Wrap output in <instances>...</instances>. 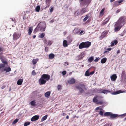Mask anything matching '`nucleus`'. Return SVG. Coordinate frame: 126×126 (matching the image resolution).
<instances>
[{
  "mask_svg": "<svg viewBox=\"0 0 126 126\" xmlns=\"http://www.w3.org/2000/svg\"><path fill=\"white\" fill-rule=\"evenodd\" d=\"M50 78L49 75L46 74H43L38 81L39 84L40 85L45 84L47 81H48Z\"/></svg>",
  "mask_w": 126,
  "mask_h": 126,
  "instance_id": "nucleus-1",
  "label": "nucleus"
},
{
  "mask_svg": "<svg viewBox=\"0 0 126 126\" xmlns=\"http://www.w3.org/2000/svg\"><path fill=\"white\" fill-rule=\"evenodd\" d=\"M91 42L89 41L82 42L79 46V48L81 49L83 48H88L91 46Z\"/></svg>",
  "mask_w": 126,
  "mask_h": 126,
  "instance_id": "nucleus-2",
  "label": "nucleus"
},
{
  "mask_svg": "<svg viewBox=\"0 0 126 126\" xmlns=\"http://www.w3.org/2000/svg\"><path fill=\"white\" fill-rule=\"evenodd\" d=\"M75 87L77 89L79 90L81 93L83 92L84 91L83 89L86 90L84 84L81 83H79V85L76 86Z\"/></svg>",
  "mask_w": 126,
  "mask_h": 126,
  "instance_id": "nucleus-3",
  "label": "nucleus"
},
{
  "mask_svg": "<svg viewBox=\"0 0 126 126\" xmlns=\"http://www.w3.org/2000/svg\"><path fill=\"white\" fill-rule=\"evenodd\" d=\"M125 21V17L124 16H122L119 19L118 21L116 23L117 25H120L121 27H122L124 24Z\"/></svg>",
  "mask_w": 126,
  "mask_h": 126,
  "instance_id": "nucleus-4",
  "label": "nucleus"
},
{
  "mask_svg": "<svg viewBox=\"0 0 126 126\" xmlns=\"http://www.w3.org/2000/svg\"><path fill=\"white\" fill-rule=\"evenodd\" d=\"M105 116H110V118L111 119H113L116 117L118 116V115L116 114H113L110 112H106L104 114Z\"/></svg>",
  "mask_w": 126,
  "mask_h": 126,
  "instance_id": "nucleus-5",
  "label": "nucleus"
},
{
  "mask_svg": "<svg viewBox=\"0 0 126 126\" xmlns=\"http://www.w3.org/2000/svg\"><path fill=\"white\" fill-rule=\"evenodd\" d=\"M19 34L16 32L14 33L13 35V40H16L19 38L20 36H19Z\"/></svg>",
  "mask_w": 126,
  "mask_h": 126,
  "instance_id": "nucleus-6",
  "label": "nucleus"
},
{
  "mask_svg": "<svg viewBox=\"0 0 126 126\" xmlns=\"http://www.w3.org/2000/svg\"><path fill=\"white\" fill-rule=\"evenodd\" d=\"M40 24L41 25L40 30L42 32L44 31L46 26V24L44 23H41V22L40 23Z\"/></svg>",
  "mask_w": 126,
  "mask_h": 126,
  "instance_id": "nucleus-7",
  "label": "nucleus"
},
{
  "mask_svg": "<svg viewBox=\"0 0 126 126\" xmlns=\"http://www.w3.org/2000/svg\"><path fill=\"white\" fill-rule=\"evenodd\" d=\"M51 0H46L45 2L46 4V7L45 9L48 8L50 5V4L51 3Z\"/></svg>",
  "mask_w": 126,
  "mask_h": 126,
  "instance_id": "nucleus-8",
  "label": "nucleus"
},
{
  "mask_svg": "<svg viewBox=\"0 0 126 126\" xmlns=\"http://www.w3.org/2000/svg\"><path fill=\"white\" fill-rule=\"evenodd\" d=\"M98 90L99 91V93H103L104 94H106L107 93L110 92L108 90H102V89H100Z\"/></svg>",
  "mask_w": 126,
  "mask_h": 126,
  "instance_id": "nucleus-9",
  "label": "nucleus"
},
{
  "mask_svg": "<svg viewBox=\"0 0 126 126\" xmlns=\"http://www.w3.org/2000/svg\"><path fill=\"white\" fill-rule=\"evenodd\" d=\"M39 118V115H35L32 118L31 120L32 121H35L38 120Z\"/></svg>",
  "mask_w": 126,
  "mask_h": 126,
  "instance_id": "nucleus-10",
  "label": "nucleus"
},
{
  "mask_svg": "<svg viewBox=\"0 0 126 126\" xmlns=\"http://www.w3.org/2000/svg\"><path fill=\"white\" fill-rule=\"evenodd\" d=\"M111 80L112 81H115L116 80L117 78V76L116 74H114L113 75L111 76Z\"/></svg>",
  "mask_w": 126,
  "mask_h": 126,
  "instance_id": "nucleus-11",
  "label": "nucleus"
},
{
  "mask_svg": "<svg viewBox=\"0 0 126 126\" xmlns=\"http://www.w3.org/2000/svg\"><path fill=\"white\" fill-rule=\"evenodd\" d=\"M115 26H116L114 28V31L115 32H117L122 27H121L120 25V26L117 25L116 23Z\"/></svg>",
  "mask_w": 126,
  "mask_h": 126,
  "instance_id": "nucleus-12",
  "label": "nucleus"
},
{
  "mask_svg": "<svg viewBox=\"0 0 126 126\" xmlns=\"http://www.w3.org/2000/svg\"><path fill=\"white\" fill-rule=\"evenodd\" d=\"M76 81V80L73 78H72L71 79L68 81V83L70 84H72L74 83Z\"/></svg>",
  "mask_w": 126,
  "mask_h": 126,
  "instance_id": "nucleus-13",
  "label": "nucleus"
},
{
  "mask_svg": "<svg viewBox=\"0 0 126 126\" xmlns=\"http://www.w3.org/2000/svg\"><path fill=\"white\" fill-rule=\"evenodd\" d=\"M118 43L117 41L116 40H115L114 41L112 42L111 43V47L113 46H114V45H116Z\"/></svg>",
  "mask_w": 126,
  "mask_h": 126,
  "instance_id": "nucleus-14",
  "label": "nucleus"
},
{
  "mask_svg": "<svg viewBox=\"0 0 126 126\" xmlns=\"http://www.w3.org/2000/svg\"><path fill=\"white\" fill-rule=\"evenodd\" d=\"M88 11L87 9L86 8L82 9L81 11V15H82L83 13Z\"/></svg>",
  "mask_w": 126,
  "mask_h": 126,
  "instance_id": "nucleus-15",
  "label": "nucleus"
},
{
  "mask_svg": "<svg viewBox=\"0 0 126 126\" xmlns=\"http://www.w3.org/2000/svg\"><path fill=\"white\" fill-rule=\"evenodd\" d=\"M11 69L10 67H8L7 68H4V69L2 71V72H3L4 71H5L6 73L8 72H10L11 71Z\"/></svg>",
  "mask_w": 126,
  "mask_h": 126,
  "instance_id": "nucleus-16",
  "label": "nucleus"
},
{
  "mask_svg": "<svg viewBox=\"0 0 126 126\" xmlns=\"http://www.w3.org/2000/svg\"><path fill=\"white\" fill-rule=\"evenodd\" d=\"M38 60L39 59L38 58L33 59L32 60V62L34 65H35L36 64L37 62L38 61Z\"/></svg>",
  "mask_w": 126,
  "mask_h": 126,
  "instance_id": "nucleus-17",
  "label": "nucleus"
},
{
  "mask_svg": "<svg viewBox=\"0 0 126 126\" xmlns=\"http://www.w3.org/2000/svg\"><path fill=\"white\" fill-rule=\"evenodd\" d=\"M75 15L77 16L79 15H81V12H80V10H78L75 12Z\"/></svg>",
  "mask_w": 126,
  "mask_h": 126,
  "instance_id": "nucleus-18",
  "label": "nucleus"
},
{
  "mask_svg": "<svg viewBox=\"0 0 126 126\" xmlns=\"http://www.w3.org/2000/svg\"><path fill=\"white\" fill-rule=\"evenodd\" d=\"M67 40L68 43H71L72 41V38L70 36H68L67 37Z\"/></svg>",
  "mask_w": 126,
  "mask_h": 126,
  "instance_id": "nucleus-19",
  "label": "nucleus"
},
{
  "mask_svg": "<svg viewBox=\"0 0 126 126\" xmlns=\"http://www.w3.org/2000/svg\"><path fill=\"white\" fill-rule=\"evenodd\" d=\"M107 60V59L106 58H104L101 59V62L102 63H104L106 62Z\"/></svg>",
  "mask_w": 126,
  "mask_h": 126,
  "instance_id": "nucleus-20",
  "label": "nucleus"
},
{
  "mask_svg": "<svg viewBox=\"0 0 126 126\" xmlns=\"http://www.w3.org/2000/svg\"><path fill=\"white\" fill-rule=\"evenodd\" d=\"M32 30L33 29L31 27L29 28L28 32V34L29 35H30L31 34Z\"/></svg>",
  "mask_w": 126,
  "mask_h": 126,
  "instance_id": "nucleus-21",
  "label": "nucleus"
},
{
  "mask_svg": "<svg viewBox=\"0 0 126 126\" xmlns=\"http://www.w3.org/2000/svg\"><path fill=\"white\" fill-rule=\"evenodd\" d=\"M23 80L22 79H19L17 82V84L19 85H21L23 82Z\"/></svg>",
  "mask_w": 126,
  "mask_h": 126,
  "instance_id": "nucleus-22",
  "label": "nucleus"
},
{
  "mask_svg": "<svg viewBox=\"0 0 126 126\" xmlns=\"http://www.w3.org/2000/svg\"><path fill=\"white\" fill-rule=\"evenodd\" d=\"M50 91L47 92L45 94V96L47 97H48L50 95Z\"/></svg>",
  "mask_w": 126,
  "mask_h": 126,
  "instance_id": "nucleus-23",
  "label": "nucleus"
},
{
  "mask_svg": "<svg viewBox=\"0 0 126 126\" xmlns=\"http://www.w3.org/2000/svg\"><path fill=\"white\" fill-rule=\"evenodd\" d=\"M63 46L64 47H67L68 46L67 41L66 40H64L63 41Z\"/></svg>",
  "mask_w": 126,
  "mask_h": 126,
  "instance_id": "nucleus-24",
  "label": "nucleus"
},
{
  "mask_svg": "<svg viewBox=\"0 0 126 126\" xmlns=\"http://www.w3.org/2000/svg\"><path fill=\"white\" fill-rule=\"evenodd\" d=\"M123 92L121 90H119L118 91L113 92L112 93V94H116L122 92Z\"/></svg>",
  "mask_w": 126,
  "mask_h": 126,
  "instance_id": "nucleus-25",
  "label": "nucleus"
},
{
  "mask_svg": "<svg viewBox=\"0 0 126 126\" xmlns=\"http://www.w3.org/2000/svg\"><path fill=\"white\" fill-rule=\"evenodd\" d=\"M55 56L54 54L53 53H51L49 55V58L50 59H53Z\"/></svg>",
  "mask_w": 126,
  "mask_h": 126,
  "instance_id": "nucleus-26",
  "label": "nucleus"
},
{
  "mask_svg": "<svg viewBox=\"0 0 126 126\" xmlns=\"http://www.w3.org/2000/svg\"><path fill=\"white\" fill-rule=\"evenodd\" d=\"M48 117V115H46L44 116L41 119V121L42 122L44 120H46L47 118V117Z\"/></svg>",
  "mask_w": 126,
  "mask_h": 126,
  "instance_id": "nucleus-27",
  "label": "nucleus"
},
{
  "mask_svg": "<svg viewBox=\"0 0 126 126\" xmlns=\"http://www.w3.org/2000/svg\"><path fill=\"white\" fill-rule=\"evenodd\" d=\"M105 10V8H103L100 12V15L102 16L104 14V12Z\"/></svg>",
  "mask_w": 126,
  "mask_h": 126,
  "instance_id": "nucleus-28",
  "label": "nucleus"
},
{
  "mask_svg": "<svg viewBox=\"0 0 126 126\" xmlns=\"http://www.w3.org/2000/svg\"><path fill=\"white\" fill-rule=\"evenodd\" d=\"M107 35V33L106 32H103L101 34V36L103 38L105 37Z\"/></svg>",
  "mask_w": 126,
  "mask_h": 126,
  "instance_id": "nucleus-29",
  "label": "nucleus"
},
{
  "mask_svg": "<svg viewBox=\"0 0 126 126\" xmlns=\"http://www.w3.org/2000/svg\"><path fill=\"white\" fill-rule=\"evenodd\" d=\"M97 96L94 97L93 99V102L94 103H97L98 100L97 99Z\"/></svg>",
  "mask_w": 126,
  "mask_h": 126,
  "instance_id": "nucleus-30",
  "label": "nucleus"
},
{
  "mask_svg": "<svg viewBox=\"0 0 126 126\" xmlns=\"http://www.w3.org/2000/svg\"><path fill=\"white\" fill-rule=\"evenodd\" d=\"M89 16L88 14H87L85 16V17L83 19V21L84 22H85L89 18Z\"/></svg>",
  "mask_w": 126,
  "mask_h": 126,
  "instance_id": "nucleus-31",
  "label": "nucleus"
},
{
  "mask_svg": "<svg viewBox=\"0 0 126 126\" xmlns=\"http://www.w3.org/2000/svg\"><path fill=\"white\" fill-rule=\"evenodd\" d=\"M1 61L3 63V64H4L5 65V64H8V63L6 60H4V59H2L1 60Z\"/></svg>",
  "mask_w": 126,
  "mask_h": 126,
  "instance_id": "nucleus-32",
  "label": "nucleus"
},
{
  "mask_svg": "<svg viewBox=\"0 0 126 126\" xmlns=\"http://www.w3.org/2000/svg\"><path fill=\"white\" fill-rule=\"evenodd\" d=\"M45 36V34L44 33H42L40 35L39 37L41 38H44Z\"/></svg>",
  "mask_w": 126,
  "mask_h": 126,
  "instance_id": "nucleus-33",
  "label": "nucleus"
},
{
  "mask_svg": "<svg viewBox=\"0 0 126 126\" xmlns=\"http://www.w3.org/2000/svg\"><path fill=\"white\" fill-rule=\"evenodd\" d=\"M40 7L39 6H37L35 9V10L36 12H39L40 10Z\"/></svg>",
  "mask_w": 126,
  "mask_h": 126,
  "instance_id": "nucleus-34",
  "label": "nucleus"
},
{
  "mask_svg": "<svg viewBox=\"0 0 126 126\" xmlns=\"http://www.w3.org/2000/svg\"><path fill=\"white\" fill-rule=\"evenodd\" d=\"M93 57L92 56H91L88 59V61L90 62H91L93 60Z\"/></svg>",
  "mask_w": 126,
  "mask_h": 126,
  "instance_id": "nucleus-35",
  "label": "nucleus"
},
{
  "mask_svg": "<svg viewBox=\"0 0 126 126\" xmlns=\"http://www.w3.org/2000/svg\"><path fill=\"white\" fill-rule=\"evenodd\" d=\"M42 40L43 41L44 44L47 45V39L46 38H44Z\"/></svg>",
  "mask_w": 126,
  "mask_h": 126,
  "instance_id": "nucleus-36",
  "label": "nucleus"
},
{
  "mask_svg": "<svg viewBox=\"0 0 126 126\" xmlns=\"http://www.w3.org/2000/svg\"><path fill=\"white\" fill-rule=\"evenodd\" d=\"M119 5L120 4H119L118 3V1H115L114 4V6L115 7Z\"/></svg>",
  "mask_w": 126,
  "mask_h": 126,
  "instance_id": "nucleus-37",
  "label": "nucleus"
},
{
  "mask_svg": "<svg viewBox=\"0 0 126 126\" xmlns=\"http://www.w3.org/2000/svg\"><path fill=\"white\" fill-rule=\"evenodd\" d=\"M52 41L49 40L48 41V42L47 43V45L50 46L52 44Z\"/></svg>",
  "mask_w": 126,
  "mask_h": 126,
  "instance_id": "nucleus-38",
  "label": "nucleus"
},
{
  "mask_svg": "<svg viewBox=\"0 0 126 126\" xmlns=\"http://www.w3.org/2000/svg\"><path fill=\"white\" fill-rule=\"evenodd\" d=\"M85 74V75L87 76H88L90 75V74L88 70L86 71Z\"/></svg>",
  "mask_w": 126,
  "mask_h": 126,
  "instance_id": "nucleus-39",
  "label": "nucleus"
},
{
  "mask_svg": "<svg viewBox=\"0 0 126 126\" xmlns=\"http://www.w3.org/2000/svg\"><path fill=\"white\" fill-rule=\"evenodd\" d=\"M30 104L32 106H35V102L34 101H33L31 102Z\"/></svg>",
  "mask_w": 126,
  "mask_h": 126,
  "instance_id": "nucleus-40",
  "label": "nucleus"
},
{
  "mask_svg": "<svg viewBox=\"0 0 126 126\" xmlns=\"http://www.w3.org/2000/svg\"><path fill=\"white\" fill-rule=\"evenodd\" d=\"M18 121V119H15L12 122V124H14L17 122Z\"/></svg>",
  "mask_w": 126,
  "mask_h": 126,
  "instance_id": "nucleus-41",
  "label": "nucleus"
},
{
  "mask_svg": "<svg viewBox=\"0 0 126 126\" xmlns=\"http://www.w3.org/2000/svg\"><path fill=\"white\" fill-rule=\"evenodd\" d=\"M30 124V122H25L24 124V126H27L29 125Z\"/></svg>",
  "mask_w": 126,
  "mask_h": 126,
  "instance_id": "nucleus-42",
  "label": "nucleus"
},
{
  "mask_svg": "<svg viewBox=\"0 0 126 126\" xmlns=\"http://www.w3.org/2000/svg\"><path fill=\"white\" fill-rule=\"evenodd\" d=\"M91 1V0H86L85 1V2L88 4L90 3Z\"/></svg>",
  "mask_w": 126,
  "mask_h": 126,
  "instance_id": "nucleus-43",
  "label": "nucleus"
},
{
  "mask_svg": "<svg viewBox=\"0 0 126 126\" xmlns=\"http://www.w3.org/2000/svg\"><path fill=\"white\" fill-rule=\"evenodd\" d=\"M104 103V102L103 101H100L98 102L97 103V104H99L100 105H102Z\"/></svg>",
  "mask_w": 126,
  "mask_h": 126,
  "instance_id": "nucleus-44",
  "label": "nucleus"
},
{
  "mask_svg": "<svg viewBox=\"0 0 126 126\" xmlns=\"http://www.w3.org/2000/svg\"><path fill=\"white\" fill-rule=\"evenodd\" d=\"M48 47H45V51L46 52H47L48 51Z\"/></svg>",
  "mask_w": 126,
  "mask_h": 126,
  "instance_id": "nucleus-45",
  "label": "nucleus"
},
{
  "mask_svg": "<svg viewBox=\"0 0 126 126\" xmlns=\"http://www.w3.org/2000/svg\"><path fill=\"white\" fill-rule=\"evenodd\" d=\"M5 67V65L3 64H0V69L1 68H3Z\"/></svg>",
  "mask_w": 126,
  "mask_h": 126,
  "instance_id": "nucleus-46",
  "label": "nucleus"
},
{
  "mask_svg": "<svg viewBox=\"0 0 126 126\" xmlns=\"http://www.w3.org/2000/svg\"><path fill=\"white\" fill-rule=\"evenodd\" d=\"M110 19V17H108L105 19L104 20V21H106L107 22H108Z\"/></svg>",
  "mask_w": 126,
  "mask_h": 126,
  "instance_id": "nucleus-47",
  "label": "nucleus"
},
{
  "mask_svg": "<svg viewBox=\"0 0 126 126\" xmlns=\"http://www.w3.org/2000/svg\"><path fill=\"white\" fill-rule=\"evenodd\" d=\"M100 59V58L99 57H98V58H96V59L94 60V61L95 62H96L98 61Z\"/></svg>",
  "mask_w": 126,
  "mask_h": 126,
  "instance_id": "nucleus-48",
  "label": "nucleus"
},
{
  "mask_svg": "<svg viewBox=\"0 0 126 126\" xmlns=\"http://www.w3.org/2000/svg\"><path fill=\"white\" fill-rule=\"evenodd\" d=\"M62 86L60 85H58L57 86V89L59 90L61 89Z\"/></svg>",
  "mask_w": 126,
  "mask_h": 126,
  "instance_id": "nucleus-49",
  "label": "nucleus"
},
{
  "mask_svg": "<svg viewBox=\"0 0 126 126\" xmlns=\"http://www.w3.org/2000/svg\"><path fill=\"white\" fill-rule=\"evenodd\" d=\"M32 74L33 75H35L36 74V73L34 70H33L32 72Z\"/></svg>",
  "mask_w": 126,
  "mask_h": 126,
  "instance_id": "nucleus-50",
  "label": "nucleus"
},
{
  "mask_svg": "<svg viewBox=\"0 0 126 126\" xmlns=\"http://www.w3.org/2000/svg\"><path fill=\"white\" fill-rule=\"evenodd\" d=\"M99 114L100 115H101L102 116H103V111H100L99 112Z\"/></svg>",
  "mask_w": 126,
  "mask_h": 126,
  "instance_id": "nucleus-51",
  "label": "nucleus"
},
{
  "mask_svg": "<svg viewBox=\"0 0 126 126\" xmlns=\"http://www.w3.org/2000/svg\"><path fill=\"white\" fill-rule=\"evenodd\" d=\"M67 73L66 71H63L62 72V74L63 75H65Z\"/></svg>",
  "mask_w": 126,
  "mask_h": 126,
  "instance_id": "nucleus-52",
  "label": "nucleus"
},
{
  "mask_svg": "<svg viewBox=\"0 0 126 126\" xmlns=\"http://www.w3.org/2000/svg\"><path fill=\"white\" fill-rule=\"evenodd\" d=\"M105 21V22H104L101 25L102 26L104 25L107 23V22H106V21Z\"/></svg>",
  "mask_w": 126,
  "mask_h": 126,
  "instance_id": "nucleus-53",
  "label": "nucleus"
},
{
  "mask_svg": "<svg viewBox=\"0 0 126 126\" xmlns=\"http://www.w3.org/2000/svg\"><path fill=\"white\" fill-rule=\"evenodd\" d=\"M118 1V3H119V4L120 5V3L122 2L123 1V0H120V1Z\"/></svg>",
  "mask_w": 126,
  "mask_h": 126,
  "instance_id": "nucleus-54",
  "label": "nucleus"
},
{
  "mask_svg": "<svg viewBox=\"0 0 126 126\" xmlns=\"http://www.w3.org/2000/svg\"><path fill=\"white\" fill-rule=\"evenodd\" d=\"M53 10V7H52L50 8V12L52 13Z\"/></svg>",
  "mask_w": 126,
  "mask_h": 126,
  "instance_id": "nucleus-55",
  "label": "nucleus"
},
{
  "mask_svg": "<svg viewBox=\"0 0 126 126\" xmlns=\"http://www.w3.org/2000/svg\"><path fill=\"white\" fill-rule=\"evenodd\" d=\"M121 11V9H119L117 10L116 12V13L117 14L119 13Z\"/></svg>",
  "mask_w": 126,
  "mask_h": 126,
  "instance_id": "nucleus-56",
  "label": "nucleus"
},
{
  "mask_svg": "<svg viewBox=\"0 0 126 126\" xmlns=\"http://www.w3.org/2000/svg\"><path fill=\"white\" fill-rule=\"evenodd\" d=\"M110 124H106L105 125H104L103 126H111V125L110 124V126H109Z\"/></svg>",
  "mask_w": 126,
  "mask_h": 126,
  "instance_id": "nucleus-57",
  "label": "nucleus"
},
{
  "mask_svg": "<svg viewBox=\"0 0 126 126\" xmlns=\"http://www.w3.org/2000/svg\"><path fill=\"white\" fill-rule=\"evenodd\" d=\"M84 53H82L80 54V56L82 57H83L84 56Z\"/></svg>",
  "mask_w": 126,
  "mask_h": 126,
  "instance_id": "nucleus-58",
  "label": "nucleus"
},
{
  "mask_svg": "<svg viewBox=\"0 0 126 126\" xmlns=\"http://www.w3.org/2000/svg\"><path fill=\"white\" fill-rule=\"evenodd\" d=\"M94 73V71H92V72H91L89 73L90 75H92Z\"/></svg>",
  "mask_w": 126,
  "mask_h": 126,
  "instance_id": "nucleus-59",
  "label": "nucleus"
},
{
  "mask_svg": "<svg viewBox=\"0 0 126 126\" xmlns=\"http://www.w3.org/2000/svg\"><path fill=\"white\" fill-rule=\"evenodd\" d=\"M109 53V51H108L107 50H106V51H105L104 52L103 54H104L105 53H106V54H108Z\"/></svg>",
  "mask_w": 126,
  "mask_h": 126,
  "instance_id": "nucleus-60",
  "label": "nucleus"
},
{
  "mask_svg": "<svg viewBox=\"0 0 126 126\" xmlns=\"http://www.w3.org/2000/svg\"><path fill=\"white\" fill-rule=\"evenodd\" d=\"M84 31L83 30H82L80 32V35H82V33L84 32Z\"/></svg>",
  "mask_w": 126,
  "mask_h": 126,
  "instance_id": "nucleus-61",
  "label": "nucleus"
},
{
  "mask_svg": "<svg viewBox=\"0 0 126 126\" xmlns=\"http://www.w3.org/2000/svg\"><path fill=\"white\" fill-rule=\"evenodd\" d=\"M111 50V48H108L107 49V50H108V51H109Z\"/></svg>",
  "mask_w": 126,
  "mask_h": 126,
  "instance_id": "nucleus-62",
  "label": "nucleus"
},
{
  "mask_svg": "<svg viewBox=\"0 0 126 126\" xmlns=\"http://www.w3.org/2000/svg\"><path fill=\"white\" fill-rule=\"evenodd\" d=\"M64 63L66 64L67 65H69L68 63V62H64Z\"/></svg>",
  "mask_w": 126,
  "mask_h": 126,
  "instance_id": "nucleus-63",
  "label": "nucleus"
},
{
  "mask_svg": "<svg viewBox=\"0 0 126 126\" xmlns=\"http://www.w3.org/2000/svg\"><path fill=\"white\" fill-rule=\"evenodd\" d=\"M121 116H126V113L124 114L121 115Z\"/></svg>",
  "mask_w": 126,
  "mask_h": 126,
  "instance_id": "nucleus-64",
  "label": "nucleus"
}]
</instances>
